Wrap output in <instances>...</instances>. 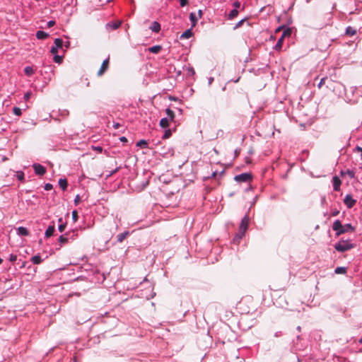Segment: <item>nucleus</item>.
I'll list each match as a JSON object with an SVG mask.
<instances>
[{
	"label": "nucleus",
	"instance_id": "obj_38",
	"mask_svg": "<svg viewBox=\"0 0 362 362\" xmlns=\"http://www.w3.org/2000/svg\"><path fill=\"white\" fill-rule=\"evenodd\" d=\"M187 73L189 75L192 76H193L195 74L194 70L192 66L187 67Z\"/></svg>",
	"mask_w": 362,
	"mask_h": 362
},
{
	"label": "nucleus",
	"instance_id": "obj_22",
	"mask_svg": "<svg viewBox=\"0 0 362 362\" xmlns=\"http://www.w3.org/2000/svg\"><path fill=\"white\" fill-rule=\"evenodd\" d=\"M121 25L120 22H115V23H108L107 24V27L110 28L112 30H116Z\"/></svg>",
	"mask_w": 362,
	"mask_h": 362
},
{
	"label": "nucleus",
	"instance_id": "obj_43",
	"mask_svg": "<svg viewBox=\"0 0 362 362\" xmlns=\"http://www.w3.org/2000/svg\"><path fill=\"white\" fill-rule=\"evenodd\" d=\"M180 4L182 7L185 6L188 4V0H180Z\"/></svg>",
	"mask_w": 362,
	"mask_h": 362
},
{
	"label": "nucleus",
	"instance_id": "obj_13",
	"mask_svg": "<svg viewBox=\"0 0 362 362\" xmlns=\"http://www.w3.org/2000/svg\"><path fill=\"white\" fill-rule=\"evenodd\" d=\"M49 34L42 30H38L36 33V37L39 40H45L48 37Z\"/></svg>",
	"mask_w": 362,
	"mask_h": 362
},
{
	"label": "nucleus",
	"instance_id": "obj_59",
	"mask_svg": "<svg viewBox=\"0 0 362 362\" xmlns=\"http://www.w3.org/2000/svg\"><path fill=\"white\" fill-rule=\"evenodd\" d=\"M66 47H68L69 46V42L67 41L65 44Z\"/></svg>",
	"mask_w": 362,
	"mask_h": 362
},
{
	"label": "nucleus",
	"instance_id": "obj_8",
	"mask_svg": "<svg viewBox=\"0 0 362 362\" xmlns=\"http://www.w3.org/2000/svg\"><path fill=\"white\" fill-rule=\"evenodd\" d=\"M332 182H333V189L334 191H339L340 185L341 184V180L337 176H334L332 178Z\"/></svg>",
	"mask_w": 362,
	"mask_h": 362
},
{
	"label": "nucleus",
	"instance_id": "obj_23",
	"mask_svg": "<svg viewBox=\"0 0 362 362\" xmlns=\"http://www.w3.org/2000/svg\"><path fill=\"white\" fill-rule=\"evenodd\" d=\"M334 272L337 274H344L346 272V268L344 267H338L335 269Z\"/></svg>",
	"mask_w": 362,
	"mask_h": 362
},
{
	"label": "nucleus",
	"instance_id": "obj_21",
	"mask_svg": "<svg viewBox=\"0 0 362 362\" xmlns=\"http://www.w3.org/2000/svg\"><path fill=\"white\" fill-rule=\"evenodd\" d=\"M160 49H161V46H160V45H155V46L149 47V49H148L149 52L151 53H153V54L158 53L160 51Z\"/></svg>",
	"mask_w": 362,
	"mask_h": 362
},
{
	"label": "nucleus",
	"instance_id": "obj_50",
	"mask_svg": "<svg viewBox=\"0 0 362 362\" xmlns=\"http://www.w3.org/2000/svg\"><path fill=\"white\" fill-rule=\"evenodd\" d=\"M243 22V20L240 21L237 23V25H235V28H238L239 26H240V25H242Z\"/></svg>",
	"mask_w": 362,
	"mask_h": 362
},
{
	"label": "nucleus",
	"instance_id": "obj_25",
	"mask_svg": "<svg viewBox=\"0 0 362 362\" xmlns=\"http://www.w3.org/2000/svg\"><path fill=\"white\" fill-rule=\"evenodd\" d=\"M54 47L61 49L63 47V40L61 38H56L54 40Z\"/></svg>",
	"mask_w": 362,
	"mask_h": 362
},
{
	"label": "nucleus",
	"instance_id": "obj_49",
	"mask_svg": "<svg viewBox=\"0 0 362 362\" xmlns=\"http://www.w3.org/2000/svg\"><path fill=\"white\" fill-rule=\"evenodd\" d=\"M119 139H120L121 141H123V142L127 141V139L126 137H124V136L120 137Z\"/></svg>",
	"mask_w": 362,
	"mask_h": 362
},
{
	"label": "nucleus",
	"instance_id": "obj_54",
	"mask_svg": "<svg viewBox=\"0 0 362 362\" xmlns=\"http://www.w3.org/2000/svg\"><path fill=\"white\" fill-rule=\"evenodd\" d=\"M198 14H199V17L201 18L202 16V10H199L198 11Z\"/></svg>",
	"mask_w": 362,
	"mask_h": 362
},
{
	"label": "nucleus",
	"instance_id": "obj_1",
	"mask_svg": "<svg viewBox=\"0 0 362 362\" xmlns=\"http://www.w3.org/2000/svg\"><path fill=\"white\" fill-rule=\"evenodd\" d=\"M250 218L247 215H245L241 220L238 232L235 235L233 241L235 243H238L240 240L245 235L246 230L248 228Z\"/></svg>",
	"mask_w": 362,
	"mask_h": 362
},
{
	"label": "nucleus",
	"instance_id": "obj_2",
	"mask_svg": "<svg viewBox=\"0 0 362 362\" xmlns=\"http://www.w3.org/2000/svg\"><path fill=\"white\" fill-rule=\"evenodd\" d=\"M354 246L349 240H341L334 245V248L338 252H344L354 248Z\"/></svg>",
	"mask_w": 362,
	"mask_h": 362
},
{
	"label": "nucleus",
	"instance_id": "obj_16",
	"mask_svg": "<svg viewBox=\"0 0 362 362\" xmlns=\"http://www.w3.org/2000/svg\"><path fill=\"white\" fill-rule=\"evenodd\" d=\"M192 35V29L189 28V29H187L181 35H180V39L182 40V39H188Z\"/></svg>",
	"mask_w": 362,
	"mask_h": 362
},
{
	"label": "nucleus",
	"instance_id": "obj_36",
	"mask_svg": "<svg viewBox=\"0 0 362 362\" xmlns=\"http://www.w3.org/2000/svg\"><path fill=\"white\" fill-rule=\"evenodd\" d=\"M344 228L347 229V232L349 230H351V231L354 230V228L352 227L351 224H350V223H346V224L344 225Z\"/></svg>",
	"mask_w": 362,
	"mask_h": 362
},
{
	"label": "nucleus",
	"instance_id": "obj_60",
	"mask_svg": "<svg viewBox=\"0 0 362 362\" xmlns=\"http://www.w3.org/2000/svg\"><path fill=\"white\" fill-rule=\"evenodd\" d=\"M213 80V78H209V83L211 84Z\"/></svg>",
	"mask_w": 362,
	"mask_h": 362
},
{
	"label": "nucleus",
	"instance_id": "obj_41",
	"mask_svg": "<svg viewBox=\"0 0 362 362\" xmlns=\"http://www.w3.org/2000/svg\"><path fill=\"white\" fill-rule=\"evenodd\" d=\"M233 6L238 10L240 7V3L238 1H235L233 2Z\"/></svg>",
	"mask_w": 362,
	"mask_h": 362
},
{
	"label": "nucleus",
	"instance_id": "obj_48",
	"mask_svg": "<svg viewBox=\"0 0 362 362\" xmlns=\"http://www.w3.org/2000/svg\"><path fill=\"white\" fill-rule=\"evenodd\" d=\"M119 126H120V124H119V123H115V124H113V127H114L115 129H118V128L119 127Z\"/></svg>",
	"mask_w": 362,
	"mask_h": 362
},
{
	"label": "nucleus",
	"instance_id": "obj_7",
	"mask_svg": "<svg viewBox=\"0 0 362 362\" xmlns=\"http://www.w3.org/2000/svg\"><path fill=\"white\" fill-rule=\"evenodd\" d=\"M108 65H109V57L105 59L103 63H102V65L98 72V75L99 76H102L105 71L108 68Z\"/></svg>",
	"mask_w": 362,
	"mask_h": 362
},
{
	"label": "nucleus",
	"instance_id": "obj_24",
	"mask_svg": "<svg viewBox=\"0 0 362 362\" xmlns=\"http://www.w3.org/2000/svg\"><path fill=\"white\" fill-rule=\"evenodd\" d=\"M238 14V11L236 8L233 9L230 11L228 16L229 20L233 19Z\"/></svg>",
	"mask_w": 362,
	"mask_h": 362
},
{
	"label": "nucleus",
	"instance_id": "obj_47",
	"mask_svg": "<svg viewBox=\"0 0 362 362\" xmlns=\"http://www.w3.org/2000/svg\"><path fill=\"white\" fill-rule=\"evenodd\" d=\"M79 200H80V197H79V195L78 194V195H76V197H75V199H74V202H75V204H76L79 202Z\"/></svg>",
	"mask_w": 362,
	"mask_h": 362
},
{
	"label": "nucleus",
	"instance_id": "obj_53",
	"mask_svg": "<svg viewBox=\"0 0 362 362\" xmlns=\"http://www.w3.org/2000/svg\"><path fill=\"white\" fill-rule=\"evenodd\" d=\"M216 174H217L216 171L213 172L212 174H211V177H215L216 176Z\"/></svg>",
	"mask_w": 362,
	"mask_h": 362
},
{
	"label": "nucleus",
	"instance_id": "obj_14",
	"mask_svg": "<svg viewBox=\"0 0 362 362\" xmlns=\"http://www.w3.org/2000/svg\"><path fill=\"white\" fill-rule=\"evenodd\" d=\"M55 230L54 225L49 226L45 231V237L49 238L52 236Z\"/></svg>",
	"mask_w": 362,
	"mask_h": 362
},
{
	"label": "nucleus",
	"instance_id": "obj_18",
	"mask_svg": "<svg viewBox=\"0 0 362 362\" xmlns=\"http://www.w3.org/2000/svg\"><path fill=\"white\" fill-rule=\"evenodd\" d=\"M169 120L168 117L162 118L160 121V126L162 128H167L169 126Z\"/></svg>",
	"mask_w": 362,
	"mask_h": 362
},
{
	"label": "nucleus",
	"instance_id": "obj_12",
	"mask_svg": "<svg viewBox=\"0 0 362 362\" xmlns=\"http://www.w3.org/2000/svg\"><path fill=\"white\" fill-rule=\"evenodd\" d=\"M69 235H70V232H67L64 235H60L59 238V242L62 245L68 243V241L69 240V237H68V236H69Z\"/></svg>",
	"mask_w": 362,
	"mask_h": 362
},
{
	"label": "nucleus",
	"instance_id": "obj_45",
	"mask_svg": "<svg viewBox=\"0 0 362 362\" xmlns=\"http://www.w3.org/2000/svg\"><path fill=\"white\" fill-rule=\"evenodd\" d=\"M55 25V21H49L47 22V27L48 28H51L52 26H54Z\"/></svg>",
	"mask_w": 362,
	"mask_h": 362
},
{
	"label": "nucleus",
	"instance_id": "obj_37",
	"mask_svg": "<svg viewBox=\"0 0 362 362\" xmlns=\"http://www.w3.org/2000/svg\"><path fill=\"white\" fill-rule=\"evenodd\" d=\"M66 228V223H61L59 226H58V230L59 232H63Z\"/></svg>",
	"mask_w": 362,
	"mask_h": 362
},
{
	"label": "nucleus",
	"instance_id": "obj_17",
	"mask_svg": "<svg viewBox=\"0 0 362 362\" xmlns=\"http://www.w3.org/2000/svg\"><path fill=\"white\" fill-rule=\"evenodd\" d=\"M341 175H347L350 177V178H354L355 177V173L350 170V169H346L345 170H341Z\"/></svg>",
	"mask_w": 362,
	"mask_h": 362
},
{
	"label": "nucleus",
	"instance_id": "obj_64",
	"mask_svg": "<svg viewBox=\"0 0 362 362\" xmlns=\"http://www.w3.org/2000/svg\"><path fill=\"white\" fill-rule=\"evenodd\" d=\"M59 221L62 222V218H59Z\"/></svg>",
	"mask_w": 362,
	"mask_h": 362
},
{
	"label": "nucleus",
	"instance_id": "obj_10",
	"mask_svg": "<svg viewBox=\"0 0 362 362\" xmlns=\"http://www.w3.org/2000/svg\"><path fill=\"white\" fill-rule=\"evenodd\" d=\"M17 234L21 236H28L29 235V231L26 228L20 226L17 228Z\"/></svg>",
	"mask_w": 362,
	"mask_h": 362
},
{
	"label": "nucleus",
	"instance_id": "obj_57",
	"mask_svg": "<svg viewBox=\"0 0 362 362\" xmlns=\"http://www.w3.org/2000/svg\"><path fill=\"white\" fill-rule=\"evenodd\" d=\"M30 97V93H27L25 95V99H28Z\"/></svg>",
	"mask_w": 362,
	"mask_h": 362
},
{
	"label": "nucleus",
	"instance_id": "obj_9",
	"mask_svg": "<svg viewBox=\"0 0 362 362\" xmlns=\"http://www.w3.org/2000/svg\"><path fill=\"white\" fill-rule=\"evenodd\" d=\"M286 32H284L281 37L278 40L277 42L276 43L274 49L276 51L281 50L283 45L284 37L285 36Z\"/></svg>",
	"mask_w": 362,
	"mask_h": 362
},
{
	"label": "nucleus",
	"instance_id": "obj_15",
	"mask_svg": "<svg viewBox=\"0 0 362 362\" xmlns=\"http://www.w3.org/2000/svg\"><path fill=\"white\" fill-rule=\"evenodd\" d=\"M129 231H124L122 233L119 234L117 236V243H122L127 237L129 235Z\"/></svg>",
	"mask_w": 362,
	"mask_h": 362
},
{
	"label": "nucleus",
	"instance_id": "obj_63",
	"mask_svg": "<svg viewBox=\"0 0 362 362\" xmlns=\"http://www.w3.org/2000/svg\"><path fill=\"white\" fill-rule=\"evenodd\" d=\"M155 296H156V293H153L151 295V298H153Z\"/></svg>",
	"mask_w": 362,
	"mask_h": 362
},
{
	"label": "nucleus",
	"instance_id": "obj_51",
	"mask_svg": "<svg viewBox=\"0 0 362 362\" xmlns=\"http://www.w3.org/2000/svg\"><path fill=\"white\" fill-rule=\"evenodd\" d=\"M95 149L98 151H100V152H101L102 150H103V148L101 146H97V147L95 148Z\"/></svg>",
	"mask_w": 362,
	"mask_h": 362
},
{
	"label": "nucleus",
	"instance_id": "obj_42",
	"mask_svg": "<svg viewBox=\"0 0 362 362\" xmlns=\"http://www.w3.org/2000/svg\"><path fill=\"white\" fill-rule=\"evenodd\" d=\"M52 189V184H49V183H47L45 185V190H51Z\"/></svg>",
	"mask_w": 362,
	"mask_h": 362
},
{
	"label": "nucleus",
	"instance_id": "obj_6",
	"mask_svg": "<svg viewBox=\"0 0 362 362\" xmlns=\"http://www.w3.org/2000/svg\"><path fill=\"white\" fill-rule=\"evenodd\" d=\"M33 168L34 169L35 174L38 175L42 176L46 173V168L39 163H34L33 165Z\"/></svg>",
	"mask_w": 362,
	"mask_h": 362
},
{
	"label": "nucleus",
	"instance_id": "obj_20",
	"mask_svg": "<svg viewBox=\"0 0 362 362\" xmlns=\"http://www.w3.org/2000/svg\"><path fill=\"white\" fill-rule=\"evenodd\" d=\"M31 261L35 264H39L42 262V258L39 255L32 257Z\"/></svg>",
	"mask_w": 362,
	"mask_h": 362
},
{
	"label": "nucleus",
	"instance_id": "obj_35",
	"mask_svg": "<svg viewBox=\"0 0 362 362\" xmlns=\"http://www.w3.org/2000/svg\"><path fill=\"white\" fill-rule=\"evenodd\" d=\"M71 217H72L74 222L77 221V220L78 218V213L76 210H74L71 212Z\"/></svg>",
	"mask_w": 362,
	"mask_h": 362
},
{
	"label": "nucleus",
	"instance_id": "obj_56",
	"mask_svg": "<svg viewBox=\"0 0 362 362\" xmlns=\"http://www.w3.org/2000/svg\"><path fill=\"white\" fill-rule=\"evenodd\" d=\"M284 32H286L285 35H290V34H291V31H290V30H289V29H287V30H285Z\"/></svg>",
	"mask_w": 362,
	"mask_h": 362
},
{
	"label": "nucleus",
	"instance_id": "obj_32",
	"mask_svg": "<svg viewBox=\"0 0 362 362\" xmlns=\"http://www.w3.org/2000/svg\"><path fill=\"white\" fill-rule=\"evenodd\" d=\"M53 60L57 64H61L63 60V57L55 54V55H54Z\"/></svg>",
	"mask_w": 362,
	"mask_h": 362
},
{
	"label": "nucleus",
	"instance_id": "obj_11",
	"mask_svg": "<svg viewBox=\"0 0 362 362\" xmlns=\"http://www.w3.org/2000/svg\"><path fill=\"white\" fill-rule=\"evenodd\" d=\"M150 29L156 33H158L160 30V25L157 21H154L151 23V25L150 26Z\"/></svg>",
	"mask_w": 362,
	"mask_h": 362
},
{
	"label": "nucleus",
	"instance_id": "obj_62",
	"mask_svg": "<svg viewBox=\"0 0 362 362\" xmlns=\"http://www.w3.org/2000/svg\"><path fill=\"white\" fill-rule=\"evenodd\" d=\"M359 344H362V337L358 341Z\"/></svg>",
	"mask_w": 362,
	"mask_h": 362
},
{
	"label": "nucleus",
	"instance_id": "obj_58",
	"mask_svg": "<svg viewBox=\"0 0 362 362\" xmlns=\"http://www.w3.org/2000/svg\"><path fill=\"white\" fill-rule=\"evenodd\" d=\"M357 150H361V157H362V148L361 147H357L356 148Z\"/></svg>",
	"mask_w": 362,
	"mask_h": 362
},
{
	"label": "nucleus",
	"instance_id": "obj_5",
	"mask_svg": "<svg viewBox=\"0 0 362 362\" xmlns=\"http://www.w3.org/2000/svg\"><path fill=\"white\" fill-rule=\"evenodd\" d=\"M344 203L348 209H351L356 203L351 194H346L344 199Z\"/></svg>",
	"mask_w": 362,
	"mask_h": 362
},
{
	"label": "nucleus",
	"instance_id": "obj_46",
	"mask_svg": "<svg viewBox=\"0 0 362 362\" xmlns=\"http://www.w3.org/2000/svg\"><path fill=\"white\" fill-rule=\"evenodd\" d=\"M23 177H24V174L23 173L21 172L18 175V179L20 180H23Z\"/></svg>",
	"mask_w": 362,
	"mask_h": 362
},
{
	"label": "nucleus",
	"instance_id": "obj_33",
	"mask_svg": "<svg viewBox=\"0 0 362 362\" xmlns=\"http://www.w3.org/2000/svg\"><path fill=\"white\" fill-rule=\"evenodd\" d=\"M13 113L16 116H21L22 115L21 109L18 107H14L13 108Z\"/></svg>",
	"mask_w": 362,
	"mask_h": 362
},
{
	"label": "nucleus",
	"instance_id": "obj_40",
	"mask_svg": "<svg viewBox=\"0 0 362 362\" xmlns=\"http://www.w3.org/2000/svg\"><path fill=\"white\" fill-rule=\"evenodd\" d=\"M57 50H58V48H57L56 47L53 46V47H52V48L50 49V52L52 54L55 55L57 53Z\"/></svg>",
	"mask_w": 362,
	"mask_h": 362
},
{
	"label": "nucleus",
	"instance_id": "obj_31",
	"mask_svg": "<svg viewBox=\"0 0 362 362\" xmlns=\"http://www.w3.org/2000/svg\"><path fill=\"white\" fill-rule=\"evenodd\" d=\"M70 232V235L69 236V240H75L76 238L78 236V230L77 229H74V230H72L71 231H69Z\"/></svg>",
	"mask_w": 362,
	"mask_h": 362
},
{
	"label": "nucleus",
	"instance_id": "obj_55",
	"mask_svg": "<svg viewBox=\"0 0 362 362\" xmlns=\"http://www.w3.org/2000/svg\"><path fill=\"white\" fill-rule=\"evenodd\" d=\"M338 214H339V211H335L332 212V216H335L338 215Z\"/></svg>",
	"mask_w": 362,
	"mask_h": 362
},
{
	"label": "nucleus",
	"instance_id": "obj_4",
	"mask_svg": "<svg viewBox=\"0 0 362 362\" xmlns=\"http://www.w3.org/2000/svg\"><path fill=\"white\" fill-rule=\"evenodd\" d=\"M234 180L238 182H248L252 180V175L248 173L235 175Z\"/></svg>",
	"mask_w": 362,
	"mask_h": 362
},
{
	"label": "nucleus",
	"instance_id": "obj_19",
	"mask_svg": "<svg viewBox=\"0 0 362 362\" xmlns=\"http://www.w3.org/2000/svg\"><path fill=\"white\" fill-rule=\"evenodd\" d=\"M67 180L66 179L64 178H61L59 179V187L63 189V190H65L67 187Z\"/></svg>",
	"mask_w": 362,
	"mask_h": 362
},
{
	"label": "nucleus",
	"instance_id": "obj_44",
	"mask_svg": "<svg viewBox=\"0 0 362 362\" xmlns=\"http://www.w3.org/2000/svg\"><path fill=\"white\" fill-rule=\"evenodd\" d=\"M325 80H326V78H321L320 83L317 85V87L319 88H320L322 86V85L325 83Z\"/></svg>",
	"mask_w": 362,
	"mask_h": 362
},
{
	"label": "nucleus",
	"instance_id": "obj_28",
	"mask_svg": "<svg viewBox=\"0 0 362 362\" xmlns=\"http://www.w3.org/2000/svg\"><path fill=\"white\" fill-rule=\"evenodd\" d=\"M356 31L354 28L351 26H349L346 29V34L350 36H353L356 34Z\"/></svg>",
	"mask_w": 362,
	"mask_h": 362
},
{
	"label": "nucleus",
	"instance_id": "obj_39",
	"mask_svg": "<svg viewBox=\"0 0 362 362\" xmlns=\"http://www.w3.org/2000/svg\"><path fill=\"white\" fill-rule=\"evenodd\" d=\"M17 259V256L16 255H13V254H11L10 255V257H9V260L11 262H16Z\"/></svg>",
	"mask_w": 362,
	"mask_h": 362
},
{
	"label": "nucleus",
	"instance_id": "obj_27",
	"mask_svg": "<svg viewBox=\"0 0 362 362\" xmlns=\"http://www.w3.org/2000/svg\"><path fill=\"white\" fill-rule=\"evenodd\" d=\"M189 19H190V21L192 22V27L195 26V25H196L197 22V20H198L197 16H196V15H195V13H190V14H189Z\"/></svg>",
	"mask_w": 362,
	"mask_h": 362
},
{
	"label": "nucleus",
	"instance_id": "obj_26",
	"mask_svg": "<svg viewBox=\"0 0 362 362\" xmlns=\"http://www.w3.org/2000/svg\"><path fill=\"white\" fill-rule=\"evenodd\" d=\"M24 72L26 76H30L34 74V70L32 66H26L24 69Z\"/></svg>",
	"mask_w": 362,
	"mask_h": 362
},
{
	"label": "nucleus",
	"instance_id": "obj_3",
	"mask_svg": "<svg viewBox=\"0 0 362 362\" xmlns=\"http://www.w3.org/2000/svg\"><path fill=\"white\" fill-rule=\"evenodd\" d=\"M332 229L336 232V235L337 236L347 232V229L344 228V226L341 224L339 220H336L334 221Z\"/></svg>",
	"mask_w": 362,
	"mask_h": 362
},
{
	"label": "nucleus",
	"instance_id": "obj_52",
	"mask_svg": "<svg viewBox=\"0 0 362 362\" xmlns=\"http://www.w3.org/2000/svg\"><path fill=\"white\" fill-rule=\"evenodd\" d=\"M117 170H118V168H117L116 169H115L114 170H112V171L110 173L109 176H110V175H113V174H114L115 173H116Z\"/></svg>",
	"mask_w": 362,
	"mask_h": 362
},
{
	"label": "nucleus",
	"instance_id": "obj_29",
	"mask_svg": "<svg viewBox=\"0 0 362 362\" xmlns=\"http://www.w3.org/2000/svg\"><path fill=\"white\" fill-rule=\"evenodd\" d=\"M165 112H166L168 117H169L168 119L170 120L173 121L175 117L174 112L173 110H171L170 108H167L165 110Z\"/></svg>",
	"mask_w": 362,
	"mask_h": 362
},
{
	"label": "nucleus",
	"instance_id": "obj_30",
	"mask_svg": "<svg viewBox=\"0 0 362 362\" xmlns=\"http://www.w3.org/2000/svg\"><path fill=\"white\" fill-rule=\"evenodd\" d=\"M136 146L148 148V142L144 139H141L136 143Z\"/></svg>",
	"mask_w": 362,
	"mask_h": 362
},
{
	"label": "nucleus",
	"instance_id": "obj_61",
	"mask_svg": "<svg viewBox=\"0 0 362 362\" xmlns=\"http://www.w3.org/2000/svg\"><path fill=\"white\" fill-rule=\"evenodd\" d=\"M297 330H298V332H300V330H301V327H300V326H298V327H297Z\"/></svg>",
	"mask_w": 362,
	"mask_h": 362
},
{
	"label": "nucleus",
	"instance_id": "obj_34",
	"mask_svg": "<svg viewBox=\"0 0 362 362\" xmlns=\"http://www.w3.org/2000/svg\"><path fill=\"white\" fill-rule=\"evenodd\" d=\"M172 135V132L170 129H166L162 136L163 139H168Z\"/></svg>",
	"mask_w": 362,
	"mask_h": 362
}]
</instances>
